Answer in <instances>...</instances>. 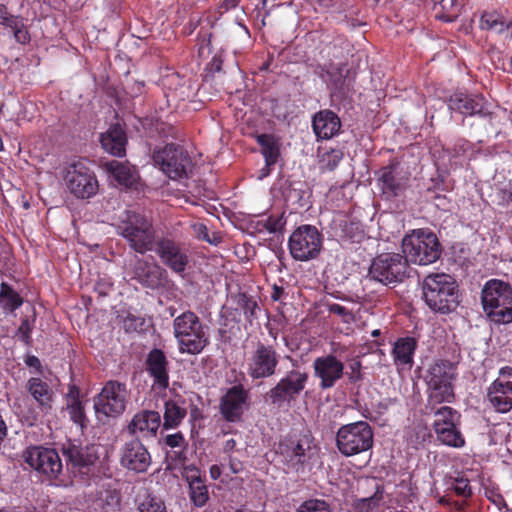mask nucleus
Listing matches in <instances>:
<instances>
[{"instance_id":"14","label":"nucleus","mask_w":512,"mask_h":512,"mask_svg":"<svg viewBox=\"0 0 512 512\" xmlns=\"http://www.w3.org/2000/svg\"><path fill=\"white\" fill-rule=\"evenodd\" d=\"M308 373L300 369L288 371L278 383L267 392L271 404L282 407L296 401L305 389Z\"/></svg>"},{"instance_id":"58","label":"nucleus","mask_w":512,"mask_h":512,"mask_svg":"<svg viewBox=\"0 0 512 512\" xmlns=\"http://www.w3.org/2000/svg\"><path fill=\"white\" fill-rule=\"evenodd\" d=\"M361 368H362V364L357 359L353 360L350 363L349 369L351 370V372L348 375H349V380L351 382H358V381L362 380L363 376L361 373Z\"/></svg>"},{"instance_id":"63","label":"nucleus","mask_w":512,"mask_h":512,"mask_svg":"<svg viewBox=\"0 0 512 512\" xmlns=\"http://www.w3.org/2000/svg\"><path fill=\"white\" fill-rule=\"evenodd\" d=\"M236 445H237V443L234 439L227 440L223 446L224 453H226V454L232 453L235 450Z\"/></svg>"},{"instance_id":"59","label":"nucleus","mask_w":512,"mask_h":512,"mask_svg":"<svg viewBox=\"0 0 512 512\" xmlns=\"http://www.w3.org/2000/svg\"><path fill=\"white\" fill-rule=\"evenodd\" d=\"M194 231L198 238L206 241L209 237V231L206 225L199 223L194 225Z\"/></svg>"},{"instance_id":"26","label":"nucleus","mask_w":512,"mask_h":512,"mask_svg":"<svg viewBox=\"0 0 512 512\" xmlns=\"http://www.w3.org/2000/svg\"><path fill=\"white\" fill-rule=\"evenodd\" d=\"M145 365L147 372L154 379V384L160 389H166L169 386V362L165 353L157 348L152 349L147 355Z\"/></svg>"},{"instance_id":"48","label":"nucleus","mask_w":512,"mask_h":512,"mask_svg":"<svg viewBox=\"0 0 512 512\" xmlns=\"http://www.w3.org/2000/svg\"><path fill=\"white\" fill-rule=\"evenodd\" d=\"M324 80L327 82V85L331 90L334 91L341 90L345 83V78L338 68L332 71H327Z\"/></svg>"},{"instance_id":"12","label":"nucleus","mask_w":512,"mask_h":512,"mask_svg":"<svg viewBox=\"0 0 512 512\" xmlns=\"http://www.w3.org/2000/svg\"><path fill=\"white\" fill-rule=\"evenodd\" d=\"M279 453L288 469L296 473L304 472L314 454L311 435L285 438L279 444Z\"/></svg>"},{"instance_id":"33","label":"nucleus","mask_w":512,"mask_h":512,"mask_svg":"<svg viewBox=\"0 0 512 512\" xmlns=\"http://www.w3.org/2000/svg\"><path fill=\"white\" fill-rule=\"evenodd\" d=\"M164 408L165 410L163 415V428L166 430L178 427L180 423L183 421V419L186 417V408L179 405L177 401H166Z\"/></svg>"},{"instance_id":"22","label":"nucleus","mask_w":512,"mask_h":512,"mask_svg":"<svg viewBox=\"0 0 512 512\" xmlns=\"http://www.w3.org/2000/svg\"><path fill=\"white\" fill-rule=\"evenodd\" d=\"M448 106L451 110L459 112L465 117L478 116L480 118H490L491 116L489 105L481 95L456 93L450 96ZM462 124H466V118L463 119Z\"/></svg>"},{"instance_id":"10","label":"nucleus","mask_w":512,"mask_h":512,"mask_svg":"<svg viewBox=\"0 0 512 512\" xmlns=\"http://www.w3.org/2000/svg\"><path fill=\"white\" fill-rule=\"evenodd\" d=\"M128 391L126 385L118 381H108L101 392L94 398L96 417L101 422L117 418L126 409Z\"/></svg>"},{"instance_id":"29","label":"nucleus","mask_w":512,"mask_h":512,"mask_svg":"<svg viewBox=\"0 0 512 512\" xmlns=\"http://www.w3.org/2000/svg\"><path fill=\"white\" fill-rule=\"evenodd\" d=\"M102 148L113 156L122 157L126 152L127 136L123 127L113 124L100 136Z\"/></svg>"},{"instance_id":"47","label":"nucleus","mask_w":512,"mask_h":512,"mask_svg":"<svg viewBox=\"0 0 512 512\" xmlns=\"http://www.w3.org/2000/svg\"><path fill=\"white\" fill-rule=\"evenodd\" d=\"M285 225L286 218L284 217V214L278 216L271 215L264 221L263 224L264 228L269 233L281 232L284 229Z\"/></svg>"},{"instance_id":"2","label":"nucleus","mask_w":512,"mask_h":512,"mask_svg":"<svg viewBox=\"0 0 512 512\" xmlns=\"http://www.w3.org/2000/svg\"><path fill=\"white\" fill-rule=\"evenodd\" d=\"M117 232L137 253L152 251L156 243V232L151 219L136 211L127 210L121 217Z\"/></svg>"},{"instance_id":"9","label":"nucleus","mask_w":512,"mask_h":512,"mask_svg":"<svg viewBox=\"0 0 512 512\" xmlns=\"http://www.w3.org/2000/svg\"><path fill=\"white\" fill-rule=\"evenodd\" d=\"M153 161L170 179L187 178L193 163L188 152L180 145L170 143L153 152Z\"/></svg>"},{"instance_id":"24","label":"nucleus","mask_w":512,"mask_h":512,"mask_svg":"<svg viewBox=\"0 0 512 512\" xmlns=\"http://www.w3.org/2000/svg\"><path fill=\"white\" fill-rule=\"evenodd\" d=\"M315 377L320 379V388H332L343 377L344 364L334 355L318 357L313 361Z\"/></svg>"},{"instance_id":"18","label":"nucleus","mask_w":512,"mask_h":512,"mask_svg":"<svg viewBox=\"0 0 512 512\" xmlns=\"http://www.w3.org/2000/svg\"><path fill=\"white\" fill-rule=\"evenodd\" d=\"M60 451L68 470L86 474L95 465L99 456L95 445H80L71 440L61 444Z\"/></svg>"},{"instance_id":"40","label":"nucleus","mask_w":512,"mask_h":512,"mask_svg":"<svg viewBox=\"0 0 512 512\" xmlns=\"http://www.w3.org/2000/svg\"><path fill=\"white\" fill-rule=\"evenodd\" d=\"M446 485L447 490L453 491L457 496L468 498L472 495L469 480L463 476L447 478Z\"/></svg>"},{"instance_id":"43","label":"nucleus","mask_w":512,"mask_h":512,"mask_svg":"<svg viewBox=\"0 0 512 512\" xmlns=\"http://www.w3.org/2000/svg\"><path fill=\"white\" fill-rule=\"evenodd\" d=\"M164 443L171 447V448H182L184 449L186 446V442L184 439V436L181 432H177L175 434H169L164 438ZM175 458H177L179 461H184L186 459L184 455V451L181 450L179 452H174Z\"/></svg>"},{"instance_id":"37","label":"nucleus","mask_w":512,"mask_h":512,"mask_svg":"<svg viewBox=\"0 0 512 512\" xmlns=\"http://www.w3.org/2000/svg\"><path fill=\"white\" fill-rule=\"evenodd\" d=\"M257 141L261 146L262 154L267 166H272L277 162L279 150L274 138L271 135L261 134L257 136Z\"/></svg>"},{"instance_id":"52","label":"nucleus","mask_w":512,"mask_h":512,"mask_svg":"<svg viewBox=\"0 0 512 512\" xmlns=\"http://www.w3.org/2000/svg\"><path fill=\"white\" fill-rule=\"evenodd\" d=\"M14 32V37L18 43L25 44L29 42L30 36L28 31L25 29L24 24L18 18L16 20V27H10Z\"/></svg>"},{"instance_id":"51","label":"nucleus","mask_w":512,"mask_h":512,"mask_svg":"<svg viewBox=\"0 0 512 512\" xmlns=\"http://www.w3.org/2000/svg\"><path fill=\"white\" fill-rule=\"evenodd\" d=\"M327 308H328L329 313L338 315L339 317L342 318V320L345 323H350L351 321L354 320V316H353L352 312L340 304L332 303V304H329L327 306Z\"/></svg>"},{"instance_id":"28","label":"nucleus","mask_w":512,"mask_h":512,"mask_svg":"<svg viewBox=\"0 0 512 512\" xmlns=\"http://www.w3.org/2000/svg\"><path fill=\"white\" fill-rule=\"evenodd\" d=\"M312 127L318 138L330 139L339 132L341 121L333 111L325 109L313 116Z\"/></svg>"},{"instance_id":"55","label":"nucleus","mask_w":512,"mask_h":512,"mask_svg":"<svg viewBox=\"0 0 512 512\" xmlns=\"http://www.w3.org/2000/svg\"><path fill=\"white\" fill-rule=\"evenodd\" d=\"M113 289V283L108 278H100L94 287L95 292L100 297L107 296Z\"/></svg>"},{"instance_id":"53","label":"nucleus","mask_w":512,"mask_h":512,"mask_svg":"<svg viewBox=\"0 0 512 512\" xmlns=\"http://www.w3.org/2000/svg\"><path fill=\"white\" fill-rule=\"evenodd\" d=\"M502 17L496 13H485L480 20L481 29L492 30Z\"/></svg>"},{"instance_id":"45","label":"nucleus","mask_w":512,"mask_h":512,"mask_svg":"<svg viewBox=\"0 0 512 512\" xmlns=\"http://www.w3.org/2000/svg\"><path fill=\"white\" fill-rule=\"evenodd\" d=\"M342 157L343 153L340 150H331L324 153L320 160L322 170L333 171L340 163Z\"/></svg>"},{"instance_id":"39","label":"nucleus","mask_w":512,"mask_h":512,"mask_svg":"<svg viewBox=\"0 0 512 512\" xmlns=\"http://www.w3.org/2000/svg\"><path fill=\"white\" fill-rule=\"evenodd\" d=\"M23 300L20 295L14 291L10 286L3 283L0 291V305L1 307L9 312L16 310Z\"/></svg>"},{"instance_id":"25","label":"nucleus","mask_w":512,"mask_h":512,"mask_svg":"<svg viewBox=\"0 0 512 512\" xmlns=\"http://www.w3.org/2000/svg\"><path fill=\"white\" fill-rule=\"evenodd\" d=\"M161 424V417L157 411L143 410L134 415L127 426V431L135 438L155 437Z\"/></svg>"},{"instance_id":"31","label":"nucleus","mask_w":512,"mask_h":512,"mask_svg":"<svg viewBox=\"0 0 512 512\" xmlns=\"http://www.w3.org/2000/svg\"><path fill=\"white\" fill-rule=\"evenodd\" d=\"M106 170L121 185L132 186L137 181L135 169L128 163L112 160L105 164Z\"/></svg>"},{"instance_id":"41","label":"nucleus","mask_w":512,"mask_h":512,"mask_svg":"<svg viewBox=\"0 0 512 512\" xmlns=\"http://www.w3.org/2000/svg\"><path fill=\"white\" fill-rule=\"evenodd\" d=\"M237 305L243 311L250 324L257 318L256 309H258V303L253 297L248 296L246 293H240L237 296Z\"/></svg>"},{"instance_id":"8","label":"nucleus","mask_w":512,"mask_h":512,"mask_svg":"<svg viewBox=\"0 0 512 512\" xmlns=\"http://www.w3.org/2000/svg\"><path fill=\"white\" fill-rule=\"evenodd\" d=\"M408 260L398 253H383L372 261L369 276L386 286H395L410 275Z\"/></svg>"},{"instance_id":"64","label":"nucleus","mask_w":512,"mask_h":512,"mask_svg":"<svg viewBox=\"0 0 512 512\" xmlns=\"http://www.w3.org/2000/svg\"><path fill=\"white\" fill-rule=\"evenodd\" d=\"M284 294V289L283 287H279V286H274L273 287V292L271 294V298L272 300L274 301H278L280 300L281 296Z\"/></svg>"},{"instance_id":"1","label":"nucleus","mask_w":512,"mask_h":512,"mask_svg":"<svg viewBox=\"0 0 512 512\" xmlns=\"http://www.w3.org/2000/svg\"><path fill=\"white\" fill-rule=\"evenodd\" d=\"M422 290L426 304L434 312L450 313L460 303L457 282L448 274L428 275L423 281Z\"/></svg>"},{"instance_id":"38","label":"nucleus","mask_w":512,"mask_h":512,"mask_svg":"<svg viewBox=\"0 0 512 512\" xmlns=\"http://www.w3.org/2000/svg\"><path fill=\"white\" fill-rule=\"evenodd\" d=\"M435 432L438 439L446 445L453 447H461L464 445V438L460 431L457 430L455 423L452 424V427L436 428Z\"/></svg>"},{"instance_id":"27","label":"nucleus","mask_w":512,"mask_h":512,"mask_svg":"<svg viewBox=\"0 0 512 512\" xmlns=\"http://www.w3.org/2000/svg\"><path fill=\"white\" fill-rule=\"evenodd\" d=\"M406 181L407 179L400 175L394 165L379 170L378 184L386 199L399 196L406 187Z\"/></svg>"},{"instance_id":"54","label":"nucleus","mask_w":512,"mask_h":512,"mask_svg":"<svg viewBox=\"0 0 512 512\" xmlns=\"http://www.w3.org/2000/svg\"><path fill=\"white\" fill-rule=\"evenodd\" d=\"M380 499L381 497H378L377 493L371 497L362 498L359 500L358 508L361 512H369L378 506Z\"/></svg>"},{"instance_id":"50","label":"nucleus","mask_w":512,"mask_h":512,"mask_svg":"<svg viewBox=\"0 0 512 512\" xmlns=\"http://www.w3.org/2000/svg\"><path fill=\"white\" fill-rule=\"evenodd\" d=\"M121 506V497L116 491H110L104 500V512H118Z\"/></svg>"},{"instance_id":"46","label":"nucleus","mask_w":512,"mask_h":512,"mask_svg":"<svg viewBox=\"0 0 512 512\" xmlns=\"http://www.w3.org/2000/svg\"><path fill=\"white\" fill-rule=\"evenodd\" d=\"M138 510L139 512H167L164 503L150 495L138 504Z\"/></svg>"},{"instance_id":"15","label":"nucleus","mask_w":512,"mask_h":512,"mask_svg":"<svg viewBox=\"0 0 512 512\" xmlns=\"http://www.w3.org/2000/svg\"><path fill=\"white\" fill-rule=\"evenodd\" d=\"M25 462L48 479H56L63 470V463L56 449L33 446L23 453Z\"/></svg>"},{"instance_id":"30","label":"nucleus","mask_w":512,"mask_h":512,"mask_svg":"<svg viewBox=\"0 0 512 512\" xmlns=\"http://www.w3.org/2000/svg\"><path fill=\"white\" fill-rule=\"evenodd\" d=\"M185 478L189 485L190 499L196 507H203L208 499L209 493L204 480L200 477L195 466L185 468Z\"/></svg>"},{"instance_id":"19","label":"nucleus","mask_w":512,"mask_h":512,"mask_svg":"<svg viewBox=\"0 0 512 512\" xmlns=\"http://www.w3.org/2000/svg\"><path fill=\"white\" fill-rule=\"evenodd\" d=\"M487 399L491 406L500 413L512 409V367H502L497 378L487 388Z\"/></svg>"},{"instance_id":"3","label":"nucleus","mask_w":512,"mask_h":512,"mask_svg":"<svg viewBox=\"0 0 512 512\" xmlns=\"http://www.w3.org/2000/svg\"><path fill=\"white\" fill-rule=\"evenodd\" d=\"M207 327L200 318L188 310L177 316L173 321L174 336L181 353L196 355L209 344Z\"/></svg>"},{"instance_id":"5","label":"nucleus","mask_w":512,"mask_h":512,"mask_svg":"<svg viewBox=\"0 0 512 512\" xmlns=\"http://www.w3.org/2000/svg\"><path fill=\"white\" fill-rule=\"evenodd\" d=\"M402 251L408 263L429 265L441 255V244L437 236L428 230H414L402 240Z\"/></svg>"},{"instance_id":"34","label":"nucleus","mask_w":512,"mask_h":512,"mask_svg":"<svg viewBox=\"0 0 512 512\" xmlns=\"http://www.w3.org/2000/svg\"><path fill=\"white\" fill-rule=\"evenodd\" d=\"M78 394L79 391L75 387L70 389L67 398V410L71 420L83 428L86 427L87 418L85 416L84 407L79 399Z\"/></svg>"},{"instance_id":"57","label":"nucleus","mask_w":512,"mask_h":512,"mask_svg":"<svg viewBox=\"0 0 512 512\" xmlns=\"http://www.w3.org/2000/svg\"><path fill=\"white\" fill-rule=\"evenodd\" d=\"M30 332H31V325H30L29 319L28 318L22 319L21 324L17 330V336L19 337V339L22 342L29 344L30 340H31Z\"/></svg>"},{"instance_id":"11","label":"nucleus","mask_w":512,"mask_h":512,"mask_svg":"<svg viewBox=\"0 0 512 512\" xmlns=\"http://www.w3.org/2000/svg\"><path fill=\"white\" fill-rule=\"evenodd\" d=\"M323 238L319 230L313 225L297 227L289 237L288 247L292 258L296 261H309L315 259L322 249Z\"/></svg>"},{"instance_id":"62","label":"nucleus","mask_w":512,"mask_h":512,"mask_svg":"<svg viewBox=\"0 0 512 512\" xmlns=\"http://www.w3.org/2000/svg\"><path fill=\"white\" fill-rule=\"evenodd\" d=\"M223 61L219 57H214L210 62V71L211 72H220L222 70Z\"/></svg>"},{"instance_id":"32","label":"nucleus","mask_w":512,"mask_h":512,"mask_svg":"<svg viewBox=\"0 0 512 512\" xmlns=\"http://www.w3.org/2000/svg\"><path fill=\"white\" fill-rule=\"evenodd\" d=\"M416 349V341L413 338L406 337L398 339L393 347L392 354L396 365L413 364V354Z\"/></svg>"},{"instance_id":"44","label":"nucleus","mask_w":512,"mask_h":512,"mask_svg":"<svg viewBox=\"0 0 512 512\" xmlns=\"http://www.w3.org/2000/svg\"><path fill=\"white\" fill-rule=\"evenodd\" d=\"M296 512H333L330 505L320 499H309L304 501Z\"/></svg>"},{"instance_id":"56","label":"nucleus","mask_w":512,"mask_h":512,"mask_svg":"<svg viewBox=\"0 0 512 512\" xmlns=\"http://www.w3.org/2000/svg\"><path fill=\"white\" fill-rule=\"evenodd\" d=\"M19 17L11 15L4 4H0V24L6 27H16V20Z\"/></svg>"},{"instance_id":"42","label":"nucleus","mask_w":512,"mask_h":512,"mask_svg":"<svg viewBox=\"0 0 512 512\" xmlns=\"http://www.w3.org/2000/svg\"><path fill=\"white\" fill-rule=\"evenodd\" d=\"M434 415V430H436V428H443L446 426L452 427V424L455 423L454 417L456 415V412L451 407L443 406L439 408Z\"/></svg>"},{"instance_id":"21","label":"nucleus","mask_w":512,"mask_h":512,"mask_svg":"<svg viewBox=\"0 0 512 512\" xmlns=\"http://www.w3.org/2000/svg\"><path fill=\"white\" fill-rule=\"evenodd\" d=\"M153 250L164 265L174 273L183 275L189 263V258L178 243L169 238H161L156 241Z\"/></svg>"},{"instance_id":"20","label":"nucleus","mask_w":512,"mask_h":512,"mask_svg":"<svg viewBox=\"0 0 512 512\" xmlns=\"http://www.w3.org/2000/svg\"><path fill=\"white\" fill-rule=\"evenodd\" d=\"M249 392L243 385H235L227 390L220 400V413L228 422H239L249 407Z\"/></svg>"},{"instance_id":"60","label":"nucleus","mask_w":512,"mask_h":512,"mask_svg":"<svg viewBox=\"0 0 512 512\" xmlns=\"http://www.w3.org/2000/svg\"><path fill=\"white\" fill-rule=\"evenodd\" d=\"M229 469L233 474H237L243 470V464L240 460L229 457Z\"/></svg>"},{"instance_id":"4","label":"nucleus","mask_w":512,"mask_h":512,"mask_svg":"<svg viewBox=\"0 0 512 512\" xmlns=\"http://www.w3.org/2000/svg\"><path fill=\"white\" fill-rule=\"evenodd\" d=\"M481 300L487 316L496 323L512 322V286L498 279L486 282Z\"/></svg>"},{"instance_id":"13","label":"nucleus","mask_w":512,"mask_h":512,"mask_svg":"<svg viewBox=\"0 0 512 512\" xmlns=\"http://www.w3.org/2000/svg\"><path fill=\"white\" fill-rule=\"evenodd\" d=\"M125 267L127 275L144 288L159 289L167 282V271L153 260L133 255Z\"/></svg>"},{"instance_id":"7","label":"nucleus","mask_w":512,"mask_h":512,"mask_svg":"<svg viewBox=\"0 0 512 512\" xmlns=\"http://www.w3.org/2000/svg\"><path fill=\"white\" fill-rule=\"evenodd\" d=\"M336 446L345 457L366 452L373 446V431L365 421L341 426L336 434Z\"/></svg>"},{"instance_id":"17","label":"nucleus","mask_w":512,"mask_h":512,"mask_svg":"<svg viewBox=\"0 0 512 512\" xmlns=\"http://www.w3.org/2000/svg\"><path fill=\"white\" fill-rule=\"evenodd\" d=\"M279 363V355L275 348L262 342L256 344L247 361V374L253 380L273 376Z\"/></svg>"},{"instance_id":"6","label":"nucleus","mask_w":512,"mask_h":512,"mask_svg":"<svg viewBox=\"0 0 512 512\" xmlns=\"http://www.w3.org/2000/svg\"><path fill=\"white\" fill-rule=\"evenodd\" d=\"M456 378V366L448 360L433 363L425 376L428 387V404L450 403L454 398L453 381Z\"/></svg>"},{"instance_id":"36","label":"nucleus","mask_w":512,"mask_h":512,"mask_svg":"<svg viewBox=\"0 0 512 512\" xmlns=\"http://www.w3.org/2000/svg\"><path fill=\"white\" fill-rule=\"evenodd\" d=\"M28 391L41 407H49L51 391L46 382L40 378H31L28 381Z\"/></svg>"},{"instance_id":"49","label":"nucleus","mask_w":512,"mask_h":512,"mask_svg":"<svg viewBox=\"0 0 512 512\" xmlns=\"http://www.w3.org/2000/svg\"><path fill=\"white\" fill-rule=\"evenodd\" d=\"M145 320L142 317L128 314L123 320V328L126 332H137L143 330Z\"/></svg>"},{"instance_id":"16","label":"nucleus","mask_w":512,"mask_h":512,"mask_svg":"<svg viewBox=\"0 0 512 512\" xmlns=\"http://www.w3.org/2000/svg\"><path fill=\"white\" fill-rule=\"evenodd\" d=\"M65 182L69 192L80 199L91 198L99 188L95 174L82 162L69 166Z\"/></svg>"},{"instance_id":"23","label":"nucleus","mask_w":512,"mask_h":512,"mask_svg":"<svg viewBox=\"0 0 512 512\" xmlns=\"http://www.w3.org/2000/svg\"><path fill=\"white\" fill-rule=\"evenodd\" d=\"M121 464L123 467L137 473L147 471L151 464V456L139 438H133L123 445Z\"/></svg>"},{"instance_id":"61","label":"nucleus","mask_w":512,"mask_h":512,"mask_svg":"<svg viewBox=\"0 0 512 512\" xmlns=\"http://www.w3.org/2000/svg\"><path fill=\"white\" fill-rule=\"evenodd\" d=\"M511 22H507L503 19V17L499 20L496 26L493 27L492 31L500 34L507 30L510 26Z\"/></svg>"},{"instance_id":"35","label":"nucleus","mask_w":512,"mask_h":512,"mask_svg":"<svg viewBox=\"0 0 512 512\" xmlns=\"http://www.w3.org/2000/svg\"><path fill=\"white\" fill-rule=\"evenodd\" d=\"M461 7L460 0H444L440 5L433 6V11L436 19L453 22L457 19Z\"/></svg>"}]
</instances>
